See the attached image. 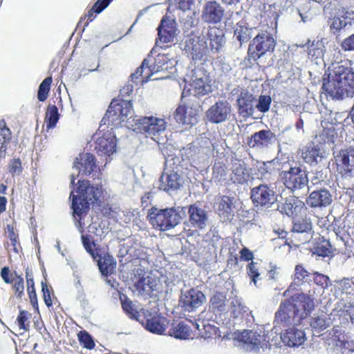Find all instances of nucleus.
Here are the masks:
<instances>
[{
    "label": "nucleus",
    "mask_w": 354,
    "mask_h": 354,
    "mask_svg": "<svg viewBox=\"0 0 354 354\" xmlns=\"http://www.w3.org/2000/svg\"><path fill=\"white\" fill-rule=\"evenodd\" d=\"M323 89L333 99L342 100L354 95V72L339 64H333L327 80H324Z\"/></svg>",
    "instance_id": "obj_1"
},
{
    "label": "nucleus",
    "mask_w": 354,
    "mask_h": 354,
    "mask_svg": "<svg viewBox=\"0 0 354 354\" xmlns=\"http://www.w3.org/2000/svg\"><path fill=\"white\" fill-rule=\"evenodd\" d=\"M103 190L102 186L91 185L87 180H79L75 191L71 193L72 197V209L73 216L77 221V226L80 232H83L85 223L83 221L86 216L89 203L100 201L102 196Z\"/></svg>",
    "instance_id": "obj_2"
},
{
    "label": "nucleus",
    "mask_w": 354,
    "mask_h": 354,
    "mask_svg": "<svg viewBox=\"0 0 354 354\" xmlns=\"http://www.w3.org/2000/svg\"><path fill=\"white\" fill-rule=\"evenodd\" d=\"M185 86L182 95L192 94L200 97L212 93L215 88L214 79L203 66H198L192 70L190 74L185 78Z\"/></svg>",
    "instance_id": "obj_3"
},
{
    "label": "nucleus",
    "mask_w": 354,
    "mask_h": 354,
    "mask_svg": "<svg viewBox=\"0 0 354 354\" xmlns=\"http://www.w3.org/2000/svg\"><path fill=\"white\" fill-rule=\"evenodd\" d=\"M185 215L186 210L183 207L163 209L153 207L149 210L147 218L154 228L165 231L176 226Z\"/></svg>",
    "instance_id": "obj_4"
},
{
    "label": "nucleus",
    "mask_w": 354,
    "mask_h": 354,
    "mask_svg": "<svg viewBox=\"0 0 354 354\" xmlns=\"http://www.w3.org/2000/svg\"><path fill=\"white\" fill-rule=\"evenodd\" d=\"M131 123V121H129ZM128 129L143 133L159 145L165 140L167 122L165 119L156 116H146L137 118L135 124H128Z\"/></svg>",
    "instance_id": "obj_5"
},
{
    "label": "nucleus",
    "mask_w": 354,
    "mask_h": 354,
    "mask_svg": "<svg viewBox=\"0 0 354 354\" xmlns=\"http://www.w3.org/2000/svg\"><path fill=\"white\" fill-rule=\"evenodd\" d=\"M174 62L165 54H158L154 59L149 55L147 59H144L141 66L134 73L131 74L130 77L131 82H136L141 77V82H147L153 74L171 69Z\"/></svg>",
    "instance_id": "obj_6"
},
{
    "label": "nucleus",
    "mask_w": 354,
    "mask_h": 354,
    "mask_svg": "<svg viewBox=\"0 0 354 354\" xmlns=\"http://www.w3.org/2000/svg\"><path fill=\"white\" fill-rule=\"evenodd\" d=\"M132 104L130 100H123L119 103L112 102L107 110L106 116L111 120L112 122L119 121L118 124L124 123V126L127 127V124H135L136 119L133 118Z\"/></svg>",
    "instance_id": "obj_7"
},
{
    "label": "nucleus",
    "mask_w": 354,
    "mask_h": 354,
    "mask_svg": "<svg viewBox=\"0 0 354 354\" xmlns=\"http://www.w3.org/2000/svg\"><path fill=\"white\" fill-rule=\"evenodd\" d=\"M276 41L268 32H264L258 34L252 41L249 47V53L253 59H257L268 52L274 49Z\"/></svg>",
    "instance_id": "obj_8"
},
{
    "label": "nucleus",
    "mask_w": 354,
    "mask_h": 354,
    "mask_svg": "<svg viewBox=\"0 0 354 354\" xmlns=\"http://www.w3.org/2000/svg\"><path fill=\"white\" fill-rule=\"evenodd\" d=\"M332 341L334 350L337 354H350L354 352V341L352 337L346 333L343 326H335L332 329Z\"/></svg>",
    "instance_id": "obj_9"
},
{
    "label": "nucleus",
    "mask_w": 354,
    "mask_h": 354,
    "mask_svg": "<svg viewBox=\"0 0 354 354\" xmlns=\"http://www.w3.org/2000/svg\"><path fill=\"white\" fill-rule=\"evenodd\" d=\"M95 149L100 156H110L116 152L117 141L115 135L111 130L106 132L99 131L94 135Z\"/></svg>",
    "instance_id": "obj_10"
},
{
    "label": "nucleus",
    "mask_w": 354,
    "mask_h": 354,
    "mask_svg": "<svg viewBox=\"0 0 354 354\" xmlns=\"http://www.w3.org/2000/svg\"><path fill=\"white\" fill-rule=\"evenodd\" d=\"M284 185L292 191L301 189L308 183V178L306 171L300 167H291L288 171L281 174Z\"/></svg>",
    "instance_id": "obj_11"
},
{
    "label": "nucleus",
    "mask_w": 354,
    "mask_h": 354,
    "mask_svg": "<svg viewBox=\"0 0 354 354\" xmlns=\"http://www.w3.org/2000/svg\"><path fill=\"white\" fill-rule=\"evenodd\" d=\"M232 111V106L228 102L218 100L206 111L205 118L212 124L223 123L230 118Z\"/></svg>",
    "instance_id": "obj_12"
},
{
    "label": "nucleus",
    "mask_w": 354,
    "mask_h": 354,
    "mask_svg": "<svg viewBox=\"0 0 354 354\" xmlns=\"http://www.w3.org/2000/svg\"><path fill=\"white\" fill-rule=\"evenodd\" d=\"M132 281L138 294L140 295H149L156 289L158 283V280L156 277L141 268L137 269Z\"/></svg>",
    "instance_id": "obj_13"
},
{
    "label": "nucleus",
    "mask_w": 354,
    "mask_h": 354,
    "mask_svg": "<svg viewBox=\"0 0 354 354\" xmlns=\"http://www.w3.org/2000/svg\"><path fill=\"white\" fill-rule=\"evenodd\" d=\"M251 198L257 206L270 208L277 201V196L272 187L261 184L252 189Z\"/></svg>",
    "instance_id": "obj_14"
},
{
    "label": "nucleus",
    "mask_w": 354,
    "mask_h": 354,
    "mask_svg": "<svg viewBox=\"0 0 354 354\" xmlns=\"http://www.w3.org/2000/svg\"><path fill=\"white\" fill-rule=\"evenodd\" d=\"M95 158L91 153L80 154L76 158L73 167V172L71 175V185H75V180L81 173L90 174L95 168Z\"/></svg>",
    "instance_id": "obj_15"
},
{
    "label": "nucleus",
    "mask_w": 354,
    "mask_h": 354,
    "mask_svg": "<svg viewBox=\"0 0 354 354\" xmlns=\"http://www.w3.org/2000/svg\"><path fill=\"white\" fill-rule=\"evenodd\" d=\"M301 319L294 310L290 299L283 302L279 310L276 313L274 323L276 325H282L283 326L288 325H297L300 324Z\"/></svg>",
    "instance_id": "obj_16"
},
{
    "label": "nucleus",
    "mask_w": 354,
    "mask_h": 354,
    "mask_svg": "<svg viewBox=\"0 0 354 354\" xmlns=\"http://www.w3.org/2000/svg\"><path fill=\"white\" fill-rule=\"evenodd\" d=\"M185 50L193 59H202L209 54L208 44L203 35L201 37H188L185 42Z\"/></svg>",
    "instance_id": "obj_17"
},
{
    "label": "nucleus",
    "mask_w": 354,
    "mask_h": 354,
    "mask_svg": "<svg viewBox=\"0 0 354 354\" xmlns=\"http://www.w3.org/2000/svg\"><path fill=\"white\" fill-rule=\"evenodd\" d=\"M236 339L245 344L248 349L255 352L259 351L260 348H267L270 342L257 331L248 330L239 333Z\"/></svg>",
    "instance_id": "obj_18"
},
{
    "label": "nucleus",
    "mask_w": 354,
    "mask_h": 354,
    "mask_svg": "<svg viewBox=\"0 0 354 354\" xmlns=\"http://www.w3.org/2000/svg\"><path fill=\"white\" fill-rule=\"evenodd\" d=\"M294 306V310L301 320L306 318L315 308L313 299L305 294H295L290 299Z\"/></svg>",
    "instance_id": "obj_19"
},
{
    "label": "nucleus",
    "mask_w": 354,
    "mask_h": 354,
    "mask_svg": "<svg viewBox=\"0 0 354 354\" xmlns=\"http://www.w3.org/2000/svg\"><path fill=\"white\" fill-rule=\"evenodd\" d=\"M205 301L204 294L198 290L192 288L182 293L180 304L184 310L191 312L200 307Z\"/></svg>",
    "instance_id": "obj_20"
},
{
    "label": "nucleus",
    "mask_w": 354,
    "mask_h": 354,
    "mask_svg": "<svg viewBox=\"0 0 354 354\" xmlns=\"http://www.w3.org/2000/svg\"><path fill=\"white\" fill-rule=\"evenodd\" d=\"M224 15V9L216 1H207L203 7L201 19L207 24L221 22Z\"/></svg>",
    "instance_id": "obj_21"
},
{
    "label": "nucleus",
    "mask_w": 354,
    "mask_h": 354,
    "mask_svg": "<svg viewBox=\"0 0 354 354\" xmlns=\"http://www.w3.org/2000/svg\"><path fill=\"white\" fill-rule=\"evenodd\" d=\"M337 169L342 175L354 172V148L339 151L335 156Z\"/></svg>",
    "instance_id": "obj_22"
},
{
    "label": "nucleus",
    "mask_w": 354,
    "mask_h": 354,
    "mask_svg": "<svg viewBox=\"0 0 354 354\" xmlns=\"http://www.w3.org/2000/svg\"><path fill=\"white\" fill-rule=\"evenodd\" d=\"M230 310L232 316L236 319H244L247 323L254 322L252 310L243 303L240 298L235 297L231 299Z\"/></svg>",
    "instance_id": "obj_23"
},
{
    "label": "nucleus",
    "mask_w": 354,
    "mask_h": 354,
    "mask_svg": "<svg viewBox=\"0 0 354 354\" xmlns=\"http://www.w3.org/2000/svg\"><path fill=\"white\" fill-rule=\"evenodd\" d=\"M189 223L190 226L200 230L204 229L208 223L207 212L196 204L188 208Z\"/></svg>",
    "instance_id": "obj_24"
},
{
    "label": "nucleus",
    "mask_w": 354,
    "mask_h": 354,
    "mask_svg": "<svg viewBox=\"0 0 354 354\" xmlns=\"http://www.w3.org/2000/svg\"><path fill=\"white\" fill-rule=\"evenodd\" d=\"M159 183V188L169 192L179 189L183 184V179L177 171H168L161 175Z\"/></svg>",
    "instance_id": "obj_25"
},
{
    "label": "nucleus",
    "mask_w": 354,
    "mask_h": 354,
    "mask_svg": "<svg viewBox=\"0 0 354 354\" xmlns=\"http://www.w3.org/2000/svg\"><path fill=\"white\" fill-rule=\"evenodd\" d=\"M158 39L162 43H170L176 35L175 21L168 17H164L158 28Z\"/></svg>",
    "instance_id": "obj_26"
},
{
    "label": "nucleus",
    "mask_w": 354,
    "mask_h": 354,
    "mask_svg": "<svg viewBox=\"0 0 354 354\" xmlns=\"http://www.w3.org/2000/svg\"><path fill=\"white\" fill-rule=\"evenodd\" d=\"M203 37L208 44L209 54L218 53L225 42L222 30L214 27L210 28Z\"/></svg>",
    "instance_id": "obj_27"
},
{
    "label": "nucleus",
    "mask_w": 354,
    "mask_h": 354,
    "mask_svg": "<svg viewBox=\"0 0 354 354\" xmlns=\"http://www.w3.org/2000/svg\"><path fill=\"white\" fill-rule=\"evenodd\" d=\"M273 138L274 135L270 130H261L248 138V145L251 148L262 149L268 147Z\"/></svg>",
    "instance_id": "obj_28"
},
{
    "label": "nucleus",
    "mask_w": 354,
    "mask_h": 354,
    "mask_svg": "<svg viewBox=\"0 0 354 354\" xmlns=\"http://www.w3.org/2000/svg\"><path fill=\"white\" fill-rule=\"evenodd\" d=\"M230 179L234 183L243 185L250 180V173L244 162L236 160L232 165Z\"/></svg>",
    "instance_id": "obj_29"
},
{
    "label": "nucleus",
    "mask_w": 354,
    "mask_h": 354,
    "mask_svg": "<svg viewBox=\"0 0 354 354\" xmlns=\"http://www.w3.org/2000/svg\"><path fill=\"white\" fill-rule=\"evenodd\" d=\"M174 118L179 124L192 125L198 120V111L192 106H180L176 109Z\"/></svg>",
    "instance_id": "obj_30"
},
{
    "label": "nucleus",
    "mask_w": 354,
    "mask_h": 354,
    "mask_svg": "<svg viewBox=\"0 0 354 354\" xmlns=\"http://www.w3.org/2000/svg\"><path fill=\"white\" fill-rule=\"evenodd\" d=\"M254 97L248 91H242L236 100L239 113L243 117L252 116L254 111Z\"/></svg>",
    "instance_id": "obj_31"
},
{
    "label": "nucleus",
    "mask_w": 354,
    "mask_h": 354,
    "mask_svg": "<svg viewBox=\"0 0 354 354\" xmlns=\"http://www.w3.org/2000/svg\"><path fill=\"white\" fill-rule=\"evenodd\" d=\"M332 201V195L325 189L313 192L306 200L307 204L312 207H325Z\"/></svg>",
    "instance_id": "obj_32"
},
{
    "label": "nucleus",
    "mask_w": 354,
    "mask_h": 354,
    "mask_svg": "<svg viewBox=\"0 0 354 354\" xmlns=\"http://www.w3.org/2000/svg\"><path fill=\"white\" fill-rule=\"evenodd\" d=\"M234 198L223 196L218 199L217 211L220 218L223 221H230L235 212Z\"/></svg>",
    "instance_id": "obj_33"
},
{
    "label": "nucleus",
    "mask_w": 354,
    "mask_h": 354,
    "mask_svg": "<svg viewBox=\"0 0 354 354\" xmlns=\"http://www.w3.org/2000/svg\"><path fill=\"white\" fill-rule=\"evenodd\" d=\"M282 342L290 347L299 346L306 340L304 331L297 328H289L280 335Z\"/></svg>",
    "instance_id": "obj_34"
},
{
    "label": "nucleus",
    "mask_w": 354,
    "mask_h": 354,
    "mask_svg": "<svg viewBox=\"0 0 354 354\" xmlns=\"http://www.w3.org/2000/svg\"><path fill=\"white\" fill-rule=\"evenodd\" d=\"M337 116H339V113L329 111V113L321 121V124L324 128L323 135H326L327 142H334L333 138L336 136L334 125L340 124V121L337 120Z\"/></svg>",
    "instance_id": "obj_35"
},
{
    "label": "nucleus",
    "mask_w": 354,
    "mask_h": 354,
    "mask_svg": "<svg viewBox=\"0 0 354 354\" xmlns=\"http://www.w3.org/2000/svg\"><path fill=\"white\" fill-rule=\"evenodd\" d=\"M310 280V273L303 267L302 265H297L295 268V273L292 276V282L288 289L284 292V296L296 290L299 286Z\"/></svg>",
    "instance_id": "obj_36"
},
{
    "label": "nucleus",
    "mask_w": 354,
    "mask_h": 354,
    "mask_svg": "<svg viewBox=\"0 0 354 354\" xmlns=\"http://www.w3.org/2000/svg\"><path fill=\"white\" fill-rule=\"evenodd\" d=\"M167 326V319L159 315H154L147 318L145 324L147 330L158 335L162 334L166 330Z\"/></svg>",
    "instance_id": "obj_37"
},
{
    "label": "nucleus",
    "mask_w": 354,
    "mask_h": 354,
    "mask_svg": "<svg viewBox=\"0 0 354 354\" xmlns=\"http://www.w3.org/2000/svg\"><path fill=\"white\" fill-rule=\"evenodd\" d=\"M192 325L196 329V335L204 339L210 338L213 335L220 336L218 334V328L208 322L198 320L195 324L192 323Z\"/></svg>",
    "instance_id": "obj_38"
},
{
    "label": "nucleus",
    "mask_w": 354,
    "mask_h": 354,
    "mask_svg": "<svg viewBox=\"0 0 354 354\" xmlns=\"http://www.w3.org/2000/svg\"><path fill=\"white\" fill-rule=\"evenodd\" d=\"M324 150L319 146L310 145L305 151L302 153V158L308 164H317L324 157Z\"/></svg>",
    "instance_id": "obj_39"
},
{
    "label": "nucleus",
    "mask_w": 354,
    "mask_h": 354,
    "mask_svg": "<svg viewBox=\"0 0 354 354\" xmlns=\"http://www.w3.org/2000/svg\"><path fill=\"white\" fill-rule=\"evenodd\" d=\"M169 335L176 339H193V331L191 326L187 323L182 322L174 326L169 330Z\"/></svg>",
    "instance_id": "obj_40"
},
{
    "label": "nucleus",
    "mask_w": 354,
    "mask_h": 354,
    "mask_svg": "<svg viewBox=\"0 0 354 354\" xmlns=\"http://www.w3.org/2000/svg\"><path fill=\"white\" fill-rule=\"evenodd\" d=\"M312 223L307 218H297L293 221L292 232L298 234H304V241L307 242L311 238Z\"/></svg>",
    "instance_id": "obj_41"
},
{
    "label": "nucleus",
    "mask_w": 354,
    "mask_h": 354,
    "mask_svg": "<svg viewBox=\"0 0 354 354\" xmlns=\"http://www.w3.org/2000/svg\"><path fill=\"white\" fill-rule=\"evenodd\" d=\"M98 267L103 275H109L113 272L116 263L113 257L109 255H104L97 259Z\"/></svg>",
    "instance_id": "obj_42"
},
{
    "label": "nucleus",
    "mask_w": 354,
    "mask_h": 354,
    "mask_svg": "<svg viewBox=\"0 0 354 354\" xmlns=\"http://www.w3.org/2000/svg\"><path fill=\"white\" fill-rule=\"evenodd\" d=\"M11 139V131L3 120L0 121V156H4L7 144Z\"/></svg>",
    "instance_id": "obj_43"
},
{
    "label": "nucleus",
    "mask_w": 354,
    "mask_h": 354,
    "mask_svg": "<svg viewBox=\"0 0 354 354\" xmlns=\"http://www.w3.org/2000/svg\"><path fill=\"white\" fill-rule=\"evenodd\" d=\"M59 118V115L57 108L55 105H48L46 109L44 121L47 130L54 128Z\"/></svg>",
    "instance_id": "obj_44"
},
{
    "label": "nucleus",
    "mask_w": 354,
    "mask_h": 354,
    "mask_svg": "<svg viewBox=\"0 0 354 354\" xmlns=\"http://www.w3.org/2000/svg\"><path fill=\"white\" fill-rule=\"evenodd\" d=\"M330 324V318L326 313L315 315L311 319L310 326L313 328L321 331L325 330Z\"/></svg>",
    "instance_id": "obj_45"
},
{
    "label": "nucleus",
    "mask_w": 354,
    "mask_h": 354,
    "mask_svg": "<svg viewBox=\"0 0 354 354\" xmlns=\"http://www.w3.org/2000/svg\"><path fill=\"white\" fill-rule=\"evenodd\" d=\"M347 316L349 317L351 323L354 324V304H345L339 311V319L342 325L348 324Z\"/></svg>",
    "instance_id": "obj_46"
},
{
    "label": "nucleus",
    "mask_w": 354,
    "mask_h": 354,
    "mask_svg": "<svg viewBox=\"0 0 354 354\" xmlns=\"http://www.w3.org/2000/svg\"><path fill=\"white\" fill-rule=\"evenodd\" d=\"M354 18V12H346L344 15H341L338 17H335L330 20V28L335 31L339 30L341 28L344 27L347 24L346 19Z\"/></svg>",
    "instance_id": "obj_47"
},
{
    "label": "nucleus",
    "mask_w": 354,
    "mask_h": 354,
    "mask_svg": "<svg viewBox=\"0 0 354 354\" xmlns=\"http://www.w3.org/2000/svg\"><path fill=\"white\" fill-rule=\"evenodd\" d=\"M252 28H250L242 24H237L234 30V37L240 41V44L245 43L252 36Z\"/></svg>",
    "instance_id": "obj_48"
},
{
    "label": "nucleus",
    "mask_w": 354,
    "mask_h": 354,
    "mask_svg": "<svg viewBox=\"0 0 354 354\" xmlns=\"http://www.w3.org/2000/svg\"><path fill=\"white\" fill-rule=\"evenodd\" d=\"M226 297L221 292H216L210 299V308L216 313L225 310Z\"/></svg>",
    "instance_id": "obj_49"
},
{
    "label": "nucleus",
    "mask_w": 354,
    "mask_h": 354,
    "mask_svg": "<svg viewBox=\"0 0 354 354\" xmlns=\"http://www.w3.org/2000/svg\"><path fill=\"white\" fill-rule=\"evenodd\" d=\"M212 180L215 182H223L227 178V167L222 162H216L212 168Z\"/></svg>",
    "instance_id": "obj_50"
},
{
    "label": "nucleus",
    "mask_w": 354,
    "mask_h": 354,
    "mask_svg": "<svg viewBox=\"0 0 354 354\" xmlns=\"http://www.w3.org/2000/svg\"><path fill=\"white\" fill-rule=\"evenodd\" d=\"M281 334L279 333V329L277 325H275L273 328L266 335H263V337H266L267 340H270L268 343V346H278L282 342L280 338Z\"/></svg>",
    "instance_id": "obj_51"
},
{
    "label": "nucleus",
    "mask_w": 354,
    "mask_h": 354,
    "mask_svg": "<svg viewBox=\"0 0 354 354\" xmlns=\"http://www.w3.org/2000/svg\"><path fill=\"white\" fill-rule=\"evenodd\" d=\"M122 308L129 315L130 318L138 320V317L140 315L139 310H142V308H138L129 300H125L122 302Z\"/></svg>",
    "instance_id": "obj_52"
},
{
    "label": "nucleus",
    "mask_w": 354,
    "mask_h": 354,
    "mask_svg": "<svg viewBox=\"0 0 354 354\" xmlns=\"http://www.w3.org/2000/svg\"><path fill=\"white\" fill-rule=\"evenodd\" d=\"M51 83L52 77H48L46 79H44L39 85L37 94V97L39 101L43 102L47 98Z\"/></svg>",
    "instance_id": "obj_53"
},
{
    "label": "nucleus",
    "mask_w": 354,
    "mask_h": 354,
    "mask_svg": "<svg viewBox=\"0 0 354 354\" xmlns=\"http://www.w3.org/2000/svg\"><path fill=\"white\" fill-rule=\"evenodd\" d=\"M271 102L272 99L270 96L261 95L259 97L257 103L254 106V108H256L259 111L265 113L269 111Z\"/></svg>",
    "instance_id": "obj_54"
},
{
    "label": "nucleus",
    "mask_w": 354,
    "mask_h": 354,
    "mask_svg": "<svg viewBox=\"0 0 354 354\" xmlns=\"http://www.w3.org/2000/svg\"><path fill=\"white\" fill-rule=\"evenodd\" d=\"M111 0H98L93 6L92 9L89 10L86 17L88 21H91L93 17V13H100L104 8H106L110 3Z\"/></svg>",
    "instance_id": "obj_55"
},
{
    "label": "nucleus",
    "mask_w": 354,
    "mask_h": 354,
    "mask_svg": "<svg viewBox=\"0 0 354 354\" xmlns=\"http://www.w3.org/2000/svg\"><path fill=\"white\" fill-rule=\"evenodd\" d=\"M82 244L85 250L91 254L93 259L96 260L99 257L97 252H95V245L93 241L91 240L89 236L82 235Z\"/></svg>",
    "instance_id": "obj_56"
},
{
    "label": "nucleus",
    "mask_w": 354,
    "mask_h": 354,
    "mask_svg": "<svg viewBox=\"0 0 354 354\" xmlns=\"http://www.w3.org/2000/svg\"><path fill=\"white\" fill-rule=\"evenodd\" d=\"M247 272L251 281L257 286V279L260 276L258 263L252 261L247 266Z\"/></svg>",
    "instance_id": "obj_57"
},
{
    "label": "nucleus",
    "mask_w": 354,
    "mask_h": 354,
    "mask_svg": "<svg viewBox=\"0 0 354 354\" xmlns=\"http://www.w3.org/2000/svg\"><path fill=\"white\" fill-rule=\"evenodd\" d=\"M12 283H13V290L15 291L17 297L21 298L24 290V279L15 273V277L12 279Z\"/></svg>",
    "instance_id": "obj_58"
},
{
    "label": "nucleus",
    "mask_w": 354,
    "mask_h": 354,
    "mask_svg": "<svg viewBox=\"0 0 354 354\" xmlns=\"http://www.w3.org/2000/svg\"><path fill=\"white\" fill-rule=\"evenodd\" d=\"M8 169L12 176L19 175L23 170L21 162L19 158H14L10 160Z\"/></svg>",
    "instance_id": "obj_59"
},
{
    "label": "nucleus",
    "mask_w": 354,
    "mask_h": 354,
    "mask_svg": "<svg viewBox=\"0 0 354 354\" xmlns=\"http://www.w3.org/2000/svg\"><path fill=\"white\" fill-rule=\"evenodd\" d=\"M31 314L26 310H21L19 316L17 317L18 325L20 329H23L26 331L29 329V324L26 323L27 321L30 318Z\"/></svg>",
    "instance_id": "obj_60"
},
{
    "label": "nucleus",
    "mask_w": 354,
    "mask_h": 354,
    "mask_svg": "<svg viewBox=\"0 0 354 354\" xmlns=\"http://www.w3.org/2000/svg\"><path fill=\"white\" fill-rule=\"evenodd\" d=\"M162 145V147H160V149L165 158L167 159L171 157V159H173L172 157L176 154L177 149H176L171 142H165L164 140L162 141L160 145Z\"/></svg>",
    "instance_id": "obj_61"
},
{
    "label": "nucleus",
    "mask_w": 354,
    "mask_h": 354,
    "mask_svg": "<svg viewBox=\"0 0 354 354\" xmlns=\"http://www.w3.org/2000/svg\"><path fill=\"white\" fill-rule=\"evenodd\" d=\"M79 339L86 348L92 349L95 346L93 340L86 332H81L79 334Z\"/></svg>",
    "instance_id": "obj_62"
},
{
    "label": "nucleus",
    "mask_w": 354,
    "mask_h": 354,
    "mask_svg": "<svg viewBox=\"0 0 354 354\" xmlns=\"http://www.w3.org/2000/svg\"><path fill=\"white\" fill-rule=\"evenodd\" d=\"M26 281H27V289L29 294V297L32 303L34 302L36 298V292L34 288V281L31 275L26 272Z\"/></svg>",
    "instance_id": "obj_63"
},
{
    "label": "nucleus",
    "mask_w": 354,
    "mask_h": 354,
    "mask_svg": "<svg viewBox=\"0 0 354 354\" xmlns=\"http://www.w3.org/2000/svg\"><path fill=\"white\" fill-rule=\"evenodd\" d=\"M224 145L225 142L222 139H218L217 140H215L212 142V153L214 155L215 153L216 156L218 154L223 155L224 153Z\"/></svg>",
    "instance_id": "obj_64"
}]
</instances>
